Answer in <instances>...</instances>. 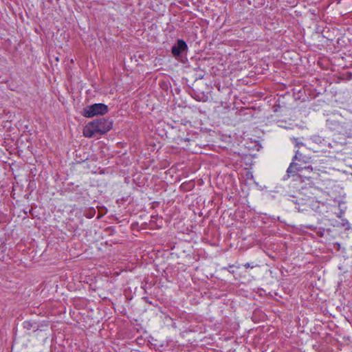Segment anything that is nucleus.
Listing matches in <instances>:
<instances>
[{
  "instance_id": "3",
  "label": "nucleus",
  "mask_w": 352,
  "mask_h": 352,
  "mask_svg": "<svg viewBox=\"0 0 352 352\" xmlns=\"http://www.w3.org/2000/svg\"><path fill=\"white\" fill-rule=\"evenodd\" d=\"M310 157L303 155L300 151H296L295 155L292 158V162L290 164L287 170V173L290 174H295L298 171L302 170L303 167L301 164L296 162L295 161H298L302 162L304 164H307L309 162Z\"/></svg>"
},
{
  "instance_id": "1",
  "label": "nucleus",
  "mask_w": 352,
  "mask_h": 352,
  "mask_svg": "<svg viewBox=\"0 0 352 352\" xmlns=\"http://www.w3.org/2000/svg\"><path fill=\"white\" fill-rule=\"evenodd\" d=\"M113 122L107 118H99L89 122L83 129V135L87 138H93L96 135H102L109 131Z\"/></svg>"
},
{
  "instance_id": "8",
  "label": "nucleus",
  "mask_w": 352,
  "mask_h": 352,
  "mask_svg": "<svg viewBox=\"0 0 352 352\" xmlns=\"http://www.w3.org/2000/svg\"><path fill=\"white\" fill-rule=\"evenodd\" d=\"M243 266H244L246 269H248V268H251V269H252V268H254V267H259V265H258V264L253 265V264H251V263H245V264L243 265Z\"/></svg>"
},
{
  "instance_id": "2",
  "label": "nucleus",
  "mask_w": 352,
  "mask_h": 352,
  "mask_svg": "<svg viewBox=\"0 0 352 352\" xmlns=\"http://www.w3.org/2000/svg\"><path fill=\"white\" fill-rule=\"evenodd\" d=\"M109 111L107 105L103 103H95L83 109L82 115L86 118L103 116Z\"/></svg>"
},
{
  "instance_id": "9",
  "label": "nucleus",
  "mask_w": 352,
  "mask_h": 352,
  "mask_svg": "<svg viewBox=\"0 0 352 352\" xmlns=\"http://www.w3.org/2000/svg\"><path fill=\"white\" fill-rule=\"evenodd\" d=\"M145 300H146V302H148V300H147V298H145Z\"/></svg>"
},
{
  "instance_id": "6",
  "label": "nucleus",
  "mask_w": 352,
  "mask_h": 352,
  "mask_svg": "<svg viewBox=\"0 0 352 352\" xmlns=\"http://www.w3.org/2000/svg\"><path fill=\"white\" fill-rule=\"evenodd\" d=\"M96 214V210L94 208H89L87 210V211L85 213V216L87 218H92Z\"/></svg>"
},
{
  "instance_id": "7",
  "label": "nucleus",
  "mask_w": 352,
  "mask_h": 352,
  "mask_svg": "<svg viewBox=\"0 0 352 352\" xmlns=\"http://www.w3.org/2000/svg\"><path fill=\"white\" fill-rule=\"evenodd\" d=\"M292 141L295 144L296 146H303L304 144L300 141V139L298 138H292Z\"/></svg>"
},
{
  "instance_id": "5",
  "label": "nucleus",
  "mask_w": 352,
  "mask_h": 352,
  "mask_svg": "<svg viewBox=\"0 0 352 352\" xmlns=\"http://www.w3.org/2000/svg\"><path fill=\"white\" fill-rule=\"evenodd\" d=\"M292 201L296 205L295 207L299 212L307 211L308 208H309L311 204L314 201V199L312 197H308L305 199L302 197H298L295 200H292Z\"/></svg>"
},
{
  "instance_id": "4",
  "label": "nucleus",
  "mask_w": 352,
  "mask_h": 352,
  "mask_svg": "<svg viewBox=\"0 0 352 352\" xmlns=\"http://www.w3.org/2000/svg\"><path fill=\"white\" fill-rule=\"evenodd\" d=\"M188 45L183 39H178L176 43L172 47L171 53L174 57L178 58L184 53L188 52Z\"/></svg>"
}]
</instances>
